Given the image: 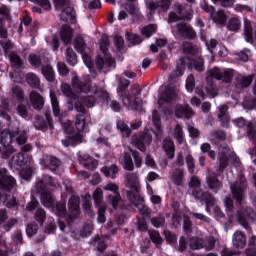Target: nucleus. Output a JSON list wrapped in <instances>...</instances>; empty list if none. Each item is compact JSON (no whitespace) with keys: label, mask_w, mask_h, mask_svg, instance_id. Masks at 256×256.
<instances>
[{"label":"nucleus","mask_w":256,"mask_h":256,"mask_svg":"<svg viewBox=\"0 0 256 256\" xmlns=\"http://www.w3.org/2000/svg\"><path fill=\"white\" fill-rule=\"evenodd\" d=\"M50 185V187H59V182L56 180H53V178L49 175H44L42 180L36 183L35 189L37 193L40 195L41 203L46 207L47 209H50L52 213H55V215H58V217H65L67 215V208L65 206V202L57 203L55 201V197H53V194L51 191L48 190L47 186Z\"/></svg>","instance_id":"obj_1"},{"label":"nucleus","mask_w":256,"mask_h":256,"mask_svg":"<svg viewBox=\"0 0 256 256\" xmlns=\"http://www.w3.org/2000/svg\"><path fill=\"white\" fill-rule=\"evenodd\" d=\"M95 98L91 95H88L87 97H82L81 101L75 102V109L78 113H81L76 116V129L77 133H71V121H67L66 123L62 124V127L65 131V133L70 134V138L74 143H81L83 140V132L87 133V128L85 125L87 123L85 122V116L84 114L87 113V109H91V107H95Z\"/></svg>","instance_id":"obj_2"},{"label":"nucleus","mask_w":256,"mask_h":256,"mask_svg":"<svg viewBox=\"0 0 256 256\" xmlns=\"http://www.w3.org/2000/svg\"><path fill=\"white\" fill-rule=\"evenodd\" d=\"M8 130H3L0 133V145L5 147L6 151L4 155L9 157V155H13L17 149L13 147V137L16 138L17 145H25L27 143V132L21 129V123L18 120L12 121Z\"/></svg>","instance_id":"obj_3"},{"label":"nucleus","mask_w":256,"mask_h":256,"mask_svg":"<svg viewBox=\"0 0 256 256\" xmlns=\"http://www.w3.org/2000/svg\"><path fill=\"white\" fill-rule=\"evenodd\" d=\"M126 183V196L129 201L137 207L140 215H147L149 213V207L144 205L143 198L139 193L141 189V183L139 182V176L136 173H127L125 175Z\"/></svg>","instance_id":"obj_4"},{"label":"nucleus","mask_w":256,"mask_h":256,"mask_svg":"<svg viewBox=\"0 0 256 256\" xmlns=\"http://www.w3.org/2000/svg\"><path fill=\"white\" fill-rule=\"evenodd\" d=\"M213 79L229 83L233 79V71L231 69L221 70L217 67L209 70L206 74L207 86L203 90H196L197 95L202 99H205V97H217V87L213 85Z\"/></svg>","instance_id":"obj_5"},{"label":"nucleus","mask_w":256,"mask_h":256,"mask_svg":"<svg viewBox=\"0 0 256 256\" xmlns=\"http://www.w3.org/2000/svg\"><path fill=\"white\" fill-rule=\"evenodd\" d=\"M72 87L74 91L78 94V96L75 93H73V90L71 89V86L69 84L62 83L61 85L62 93L66 97H68V99H70L69 103L71 105H73V101H75L76 99H78L76 101L77 103L78 101H81L83 97H89V95L93 97L95 87H91V83L89 82L84 83L83 81H81L75 73L72 77Z\"/></svg>","instance_id":"obj_6"},{"label":"nucleus","mask_w":256,"mask_h":256,"mask_svg":"<svg viewBox=\"0 0 256 256\" xmlns=\"http://www.w3.org/2000/svg\"><path fill=\"white\" fill-rule=\"evenodd\" d=\"M152 123L158 132L145 130L143 134L135 135L132 139V145L136 147V149H139V151L145 152V147L151 145V142L153 141V136L151 135H153V133L157 135V137L161 135V116L159 115V112H152Z\"/></svg>","instance_id":"obj_7"},{"label":"nucleus","mask_w":256,"mask_h":256,"mask_svg":"<svg viewBox=\"0 0 256 256\" xmlns=\"http://www.w3.org/2000/svg\"><path fill=\"white\" fill-rule=\"evenodd\" d=\"M183 51L186 56L180 58V63L182 67H194L196 71L200 73L205 71V62L201 57V53L199 52V47L194 46L191 43L184 45Z\"/></svg>","instance_id":"obj_8"},{"label":"nucleus","mask_w":256,"mask_h":256,"mask_svg":"<svg viewBox=\"0 0 256 256\" xmlns=\"http://www.w3.org/2000/svg\"><path fill=\"white\" fill-rule=\"evenodd\" d=\"M218 159L220 171H223V169L229 165V161H231L235 167H241V160H239L235 152H231L227 145L219 147Z\"/></svg>","instance_id":"obj_9"},{"label":"nucleus","mask_w":256,"mask_h":256,"mask_svg":"<svg viewBox=\"0 0 256 256\" xmlns=\"http://www.w3.org/2000/svg\"><path fill=\"white\" fill-rule=\"evenodd\" d=\"M100 50L102 53H104V56L106 57V60L101 58V56H98L96 58V67L97 69L101 70L103 69V66H107L111 69V67H115V60L111 58V55L109 54V37L103 36L100 40Z\"/></svg>","instance_id":"obj_10"},{"label":"nucleus","mask_w":256,"mask_h":256,"mask_svg":"<svg viewBox=\"0 0 256 256\" xmlns=\"http://www.w3.org/2000/svg\"><path fill=\"white\" fill-rule=\"evenodd\" d=\"M92 95L96 101L95 103H99V101H101L102 103H106L107 105H109L110 103V107L113 111H115L116 113H119V111H121V104H119V102L115 100L111 101L109 93H107V91H105L104 89H99L97 88V86H94V92L92 93Z\"/></svg>","instance_id":"obj_11"},{"label":"nucleus","mask_w":256,"mask_h":256,"mask_svg":"<svg viewBox=\"0 0 256 256\" xmlns=\"http://www.w3.org/2000/svg\"><path fill=\"white\" fill-rule=\"evenodd\" d=\"M54 5L58 9H63L60 19L67 23H75V9L69 6V0H54Z\"/></svg>","instance_id":"obj_12"},{"label":"nucleus","mask_w":256,"mask_h":256,"mask_svg":"<svg viewBox=\"0 0 256 256\" xmlns=\"http://www.w3.org/2000/svg\"><path fill=\"white\" fill-rule=\"evenodd\" d=\"M175 99H177V90L175 88H171L169 85H162L160 87L158 98L159 107H165V105H169Z\"/></svg>","instance_id":"obj_13"},{"label":"nucleus","mask_w":256,"mask_h":256,"mask_svg":"<svg viewBox=\"0 0 256 256\" xmlns=\"http://www.w3.org/2000/svg\"><path fill=\"white\" fill-rule=\"evenodd\" d=\"M172 33L176 37H182L183 39H195L197 32L189 24L178 23L172 24Z\"/></svg>","instance_id":"obj_14"},{"label":"nucleus","mask_w":256,"mask_h":256,"mask_svg":"<svg viewBox=\"0 0 256 256\" xmlns=\"http://www.w3.org/2000/svg\"><path fill=\"white\" fill-rule=\"evenodd\" d=\"M120 83L121 87H118L117 93L118 95H124L122 98L123 106L128 107V109H137L139 104H137V100H133L135 97L125 93V89L129 87V80H121Z\"/></svg>","instance_id":"obj_15"},{"label":"nucleus","mask_w":256,"mask_h":256,"mask_svg":"<svg viewBox=\"0 0 256 256\" xmlns=\"http://www.w3.org/2000/svg\"><path fill=\"white\" fill-rule=\"evenodd\" d=\"M104 191H110V193L107 196V201L112 205L114 209H117L119 207V204L121 203V193H119V185L109 182L107 185L104 186Z\"/></svg>","instance_id":"obj_16"},{"label":"nucleus","mask_w":256,"mask_h":256,"mask_svg":"<svg viewBox=\"0 0 256 256\" xmlns=\"http://www.w3.org/2000/svg\"><path fill=\"white\" fill-rule=\"evenodd\" d=\"M202 9L206 11V13L210 14V17L212 18L214 23H217L218 25H225L227 22V15H225V12L223 10L215 11V7L203 2L201 4Z\"/></svg>","instance_id":"obj_17"},{"label":"nucleus","mask_w":256,"mask_h":256,"mask_svg":"<svg viewBox=\"0 0 256 256\" xmlns=\"http://www.w3.org/2000/svg\"><path fill=\"white\" fill-rule=\"evenodd\" d=\"M256 213L251 208H242L236 214V219L244 229H248L249 223L255 221Z\"/></svg>","instance_id":"obj_18"},{"label":"nucleus","mask_w":256,"mask_h":256,"mask_svg":"<svg viewBox=\"0 0 256 256\" xmlns=\"http://www.w3.org/2000/svg\"><path fill=\"white\" fill-rule=\"evenodd\" d=\"M192 195L195 199H199L202 204L206 203V211L208 213L211 211L212 207H215V198L211 194L203 192V189L195 188Z\"/></svg>","instance_id":"obj_19"},{"label":"nucleus","mask_w":256,"mask_h":256,"mask_svg":"<svg viewBox=\"0 0 256 256\" xmlns=\"http://www.w3.org/2000/svg\"><path fill=\"white\" fill-rule=\"evenodd\" d=\"M79 197L72 196L68 202L69 215L66 217L68 225L73 223L74 219H77L81 215V209L79 208Z\"/></svg>","instance_id":"obj_20"},{"label":"nucleus","mask_w":256,"mask_h":256,"mask_svg":"<svg viewBox=\"0 0 256 256\" xmlns=\"http://www.w3.org/2000/svg\"><path fill=\"white\" fill-rule=\"evenodd\" d=\"M246 183H247V179H245V176H241L239 181L230 185L232 195L234 199L238 201V203H241L243 201Z\"/></svg>","instance_id":"obj_21"},{"label":"nucleus","mask_w":256,"mask_h":256,"mask_svg":"<svg viewBox=\"0 0 256 256\" xmlns=\"http://www.w3.org/2000/svg\"><path fill=\"white\" fill-rule=\"evenodd\" d=\"M17 185V181L7 174L5 168H0V191H11Z\"/></svg>","instance_id":"obj_22"},{"label":"nucleus","mask_w":256,"mask_h":256,"mask_svg":"<svg viewBox=\"0 0 256 256\" xmlns=\"http://www.w3.org/2000/svg\"><path fill=\"white\" fill-rule=\"evenodd\" d=\"M192 17L193 15L191 14V11L186 14L185 10L181 8V4H175V11L169 14L168 23L173 24L175 21H179V19H186L187 21H191Z\"/></svg>","instance_id":"obj_23"},{"label":"nucleus","mask_w":256,"mask_h":256,"mask_svg":"<svg viewBox=\"0 0 256 256\" xmlns=\"http://www.w3.org/2000/svg\"><path fill=\"white\" fill-rule=\"evenodd\" d=\"M74 47L78 53H81L86 67L91 69L93 67V61H91V57L85 53V40H83L81 37H77L74 41Z\"/></svg>","instance_id":"obj_24"},{"label":"nucleus","mask_w":256,"mask_h":256,"mask_svg":"<svg viewBox=\"0 0 256 256\" xmlns=\"http://www.w3.org/2000/svg\"><path fill=\"white\" fill-rule=\"evenodd\" d=\"M78 161L80 165H83V167L90 171H95V169H97V165H99L95 158H91V156L85 152L78 153Z\"/></svg>","instance_id":"obj_25"},{"label":"nucleus","mask_w":256,"mask_h":256,"mask_svg":"<svg viewBox=\"0 0 256 256\" xmlns=\"http://www.w3.org/2000/svg\"><path fill=\"white\" fill-rule=\"evenodd\" d=\"M41 165L50 169L52 173H57V170L61 167V160L57 157L46 155L43 157Z\"/></svg>","instance_id":"obj_26"},{"label":"nucleus","mask_w":256,"mask_h":256,"mask_svg":"<svg viewBox=\"0 0 256 256\" xmlns=\"http://www.w3.org/2000/svg\"><path fill=\"white\" fill-rule=\"evenodd\" d=\"M25 167H27V158H25L23 153H18L12 157L11 169L22 171V169H25Z\"/></svg>","instance_id":"obj_27"},{"label":"nucleus","mask_w":256,"mask_h":256,"mask_svg":"<svg viewBox=\"0 0 256 256\" xmlns=\"http://www.w3.org/2000/svg\"><path fill=\"white\" fill-rule=\"evenodd\" d=\"M145 5L149 11H156V9H159V7H161L164 11H167V9H169L171 6V0H160V3L153 0H145Z\"/></svg>","instance_id":"obj_28"},{"label":"nucleus","mask_w":256,"mask_h":256,"mask_svg":"<svg viewBox=\"0 0 256 256\" xmlns=\"http://www.w3.org/2000/svg\"><path fill=\"white\" fill-rule=\"evenodd\" d=\"M175 115L178 117V119H181L182 117H186V119H191L195 115L193 112V109L189 107V105H181L177 104L175 107Z\"/></svg>","instance_id":"obj_29"},{"label":"nucleus","mask_w":256,"mask_h":256,"mask_svg":"<svg viewBox=\"0 0 256 256\" xmlns=\"http://www.w3.org/2000/svg\"><path fill=\"white\" fill-rule=\"evenodd\" d=\"M130 152H125L120 161L122 167L126 169V171H133L135 169V164H133V149L129 148Z\"/></svg>","instance_id":"obj_30"},{"label":"nucleus","mask_w":256,"mask_h":256,"mask_svg":"<svg viewBox=\"0 0 256 256\" xmlns=\"http://www.w3.org/2000/svg\"><path fill=\"white\" fill-rule=\"evenodd\" d=\"M30 102L32 104V107H34L37 110L43 109V105H45V100L43 99V96L39 94L37 91H32L30 93Z\"/></svg>","instance_id":"obj_31"},{"label":"nucleus","mask_w":256,"mask_h":256,"mask_svg":"<svg viewBox=\"0 0 256 256\" xmlns=\"http://www.w3.org/2000/svg\"><path fill=\"white\" fill-rule=\"evenodd\" d=\"M232 243L236 249H243V247H245L247 244V237H245L243 232L236 231L233 235Z\"/></svg>","instance_id":"obj_32"},{"label":"nucleus","mask_w":256,"mask_h":256,"mask_svg":"<svg viewBox=\"0 0 256 256\" xmlns=\"http://www.w3.org/2000/svg\"><path fill=\"white\" fill-rule=\"evenodd\" d=\"M34 127L40 131H45V129H51V116L46 115L45 118L38 117L34 122Z\"/></svg>","instance_id":"obj_33"},{"label":"nucleus","mask_w":256,"mask_h":256,"mask_svg":"<svg viewBox=\"0 0 256 256\" xmlns=\"http://www.w3.org/2000/svg\"><path fill=\"white\" fill-rule=\"evenodd\" d=\"M60 38L64 45H69V43H71V39H73V29H71L69 25L62 26Z\"/></svg>","instance_id":"obj_34"},{"label":"nucleus","mask_w":256,"mask_h":256,"mask_svg":"<svg viewBox=\"0 0 256 256\" xmlns=\"http://www.w3.org/2000/svg\"><path fill=\"white\" fill-rule=\"evenodd\" d=\"M101 173H103L105 177H110V179H117L119 167H117V165L115 164L111 166H104L101 168Z\"/></svg>","instance_id":"obj_35"},{"label":"nucleus","mask_w":256,"mask_h":256,"mask_svg":"<svg viewBox=\"0 0 256 256\" xmlns=\"http://www.w3.org/2000/svg\"><path fill=\"white\" fill-rule=\"evenodd\" d=\"M252 82H253V75H249V76L238 75L236 77V87L238 89L249 87V85H251Z\"/></svg>","instance_id":"obj_36"},{"label":"nucleus","mask_w":256,"mask_h":256,"mask_svg":"<svg viewBox=\"0 0 256 256\" xmlns=\"http://www.w3.org/2000/svg\"><path fill=\"white\" fill-rule=\"evenodd\" d=\"M229 108L227 107V105H221L219 107V113H218V118L221 121L223 127H229V114H227V110Z\"/></svg>","instance_id":"obj_37"},{"label":"nucleus","mask_w":256,"mask_h":256,"mask_svg":"<svg viewBox=\"0 0 256 256\" xmlns=\"http://www.w3.org/2000/svg\"><path fill=\"white\" fill-rule=\"evenodd\" d=\"M206 183L209 189H211V191H213L214 193H218L221 190V187H223V184H221V182H219V180L215 176H209L206 179Z\"/></svg>","instance_id":"obj_38"},{"label":"nucleus","mask_w":256,"mask_h":256,"mask_svg":"<svg viewBox=\"0 0 256 256\" xmlns=\"http://www.w3.org/2000/svg\"><path fill=\"white\" fill-rule=\"evenodd\" d=\"M163 149L170 159H173L175 157V143H173V140L171 139H165L163 142Z\"/></svg>","instance_id":"obj_39"},{"label":"nucleus","mask_w":256,"mask_h":256,"mask_svg":"<svg viewBox=\"0 0 256 256\" xmlns=\"http://www.w3.org/2000/svg\"><path fill=\"white\" fill-rule=\"evenodd\" d=\"M50 100L54 117H61V108L59 107V101H57V95L53 91H50Z\"/></svg>","instance_id":"obj_40"},{"label":"nucleus","mask_w":256,"mask_h":256,"mask_svg":"<svg viewBox=\"0 0 256 256\" xmlns=\"http://www.w3.org/2000/svg\"><path fill=\"white\" fill-rule=\"evenodd\" d=\"M83 209L85 215L88 217H95V212L91 209V195L88 194L84 197Z\"/></svg>","instance_id":"obj_41"},{"label":"nucleus","mask_w":256,"mask_h":256,"mask_svg":"<svg viewBox=\"0 0 256 256\" xmlns=\"http://www.w3.org/2000/svg\"><path fill=\"white\" fill-rule=\"evenodd\" d=\"M0 203H3L6 207H17L19 205V202H17V199L15 197L7 196V195H1L0 194Z\"/></svg>","instance_id":"obj_42"},{"label":"nucleus","mask_w":256,"mask_h":256,"mask_svg":"<svg viewBox=\"0 0 256 256\" xmlns=\"http://www.w3.org/2000/svg\"><path fill=\"white\" fill-rule=\"evenodd\" d=\"M42 75H44L45 79L48 81H55V71H53V67L51 65L47 64L42 66Z\"/></svg>","instance_id":"obj_43"},{"label":"nucleus","mask_w":256,"mask_h":256,"mask_svg":"<svg viewBox=\"0 0 256 256\" xmlns=\"http://www.w3.org/2000/svg\"><path fill=\"white\" fill-rule=\"evenodd\" d=\"M26 81L34 89H39V87L41 85V80H39V77L37 75H35L34 73H28L26 75Z\"/></svg>","instance_id":"obj_44"},{"label":"nucleus","mask_w":256,"mask_h":256,"mask_svg":"<svg viewBox=\"0 0 256 256\" xmlns=\"http://www.w3.org/2000/svg\"><path fill=\"white\" fill-rule=\"evenodd\" d=\"M244 35L248 43H253V28H251V22L249 20L244 21Z\"/></svg>","instance_id":"obj_45"},{"label":"nucleus","mask_w":256,"mask_h":256,"mask_svg":"<svg viewBox=\"0 0 256 256\" xmlns=\"http://www.w3.org/2000/svg\"><path fill=\"white\" fill-rule=\"evenodd\" d=\"M11 95L21 101V99L25 97V92H23V88H21L19 84H13L11 88Z\"/></svg>","instance_id":"obj_46"},{"label":"nucleus","mask_w":256,"mask_h":256,"mask_svg":"<svg viewBox=\"0 0 256 256\" xmlns=\"http://www.w3.org/2000/svg\"><path fill=\"white\" fill-rule=\"evenodd\" d=\"M117 128L119 129L122 137H129L131 135V128H129V126L123 122L122 120H119L117 122Z\"/></svg>","instance_id":"obj_47"},{"label":"nucleus","mask_w":256,"mask_h":256,"mask_svg":"<svg viewBox=\"0 0 256 256\" xmlns=\"http://www.w3.org/2000/svg\"><path fill=\"white\" fill-rule=\"evenodd\" d=\"M173 137L178 143H183L185 141V136L183 134V127L177 124L173 130Z\"/></svg>","instance_id":"obj_48"},{"label":"nucleus","mask_w":256,"mask_h":256,"mask_svg":"<svg viewBox=\"0 0 256 256\" xmlns=\"http://www.w3.org/2000/svg\"><path fill=\"white\" fill-rule=\"evenodd\" d=\"M66 61L72 67H75V65H77V54H75V51H73V49L71 48H68L66 50Z\"/></svg>","instance_id":"obj_49"},{"label":"nucleus","mask_w":256,"mask_h":256,"mask_svg":"<svg viewBox=\"0 0 256 256\" xmlns=\"http://www.w3.org/2000/svg\"><path fill=\"white\" fill-rule=\"evenodd\" d=\"M9 60L12 63L13 67H16V69H19L23 65V60H21V57L17 55L15 52H10L9 54Z\"/></svg>","instance_id":"obj_50"},{"label":"nucleus","mask_w":256,"mask_h":256,"mask_svg":"<svg viewBox=\"0 0 256 256\" xmlns=\"http://www.w3.org/2000/svg\"><path fill=\"white\" fill-rule=\"evenodd\" d=\"M229 31H239L241 29V20L239 18H230L227 23Z\"/></svg>","instance_id":"obj_51"},{"label":"nucleus","mask_w":256,"mask_h":256,"mask_svg":"<svg viewBox=\"0 0 256 256\" xmlns=\"http://www.w3.org/2000/svg\"><path fill=\"white\" fill-rule=\"evenodd\" d=\"M127 11L134 17V19H141L143 15L141 14V11L137 7V5L131 3L126 7Z\"/></svg>","instance_id":"obj_52"},{"label":"nucleus","mask_w":256,"mask_h":256,"mask_svg":"<svg viewBox=\"0 0 256 256\" xmlns=\"http://www.w3.org/2000/svg\"><path fill=\"white\" fill-rule=\"evenodd\" d=\"M226 134L223 130H217L211 133L210 141L212 143H217V141H225Z\"/></svg>","instance_id":"obj_53"},{"label":"nucleus","mask_w":256,"mask_h":256,"mask_svg":"<svg viewBox=\"0 0 256 256\" xmlns=\"http://www.w3.org/2000/svg\"><path fill=\"white\" fill-rule=\"evenodd\" d=\"M93 200L97 207H101V205H105L103 203V190L101 188H97L93 193Z\"/></svg>","instance_id":"obj_54"},{"label":"nucleus","mask_w":256,"mask_h":256,"mask_svg":"<svg viewBox=\"0 0 256 256\" xmlns=\"http://www.w3.org/2000/svg\"><path fill=\"white\" fill-rule=\"evenodd\" d=\"M247 135L252 141H256V121L252 120L247 125Z\"/></svg>","instance_id":"obj_55"},{"label":"nucleus","mask_w":256,"mask_h":256,"mask_svg":"<svg viewBox=\"0 0 256 256\" xmlns=\"http://www.w3.org/2000/svg\"><path fill=\"white\" fill-rule=\"evenodd\" d=\"M149 237L156 247H159V245L163 243V238H161V234H159V232L155 230L149 231Z\"/></svg>","instance_id":"obj_56"},{"label":"nucleus","mask_w":256,"mask_h":256,"mask_svg":"<svg viewBox=\"0 0 256 256\" xmlns=\"http://www.w3.org/2000/svg\"><path fill=\"white\" fill-rule=\"evenodd\" d=\"M34 219L40 223V225H43L45 219H47V213L43 208H38L34 214Z\"/></svg>","instance_id":"obj_57"},{"label":"nucleus","mask_w":256,"mask_h":256,"mask_svg":"<svg viewBox=\"0 0 256 256\" xmlns=\"http://www.w3.org/2000/svg\"><path fill=\"white\" fill-rule=\"evenodd\" d=\"M156 31L157 26L154 24H150L142 29L141 34L143 35V37H146V39H149V37H151Z\"/></svg>","instance_id":"obj_58"},{"label":"nucleus","mask_w":256,"mask_h":256,"mask_svg":"<svg viewBox=\"0 0 256 256\" xmlns=\"http://www.w3.org/2000/svg\"><path fill=\"white\" fill-rule=\"evenodd\" d=\"M95 246L97 248V251H100V253H103L107 249V244L105 243V238L96 236L94 238Z\"/></svg>","instance_id":"obj_59"},{"label":"nucleus","mask_w":256,"mask_h":256,"mask_svg":"<svg viewBox=\"0 0 256 256\" xmlns=\"http://www.w3.org/2000/svg\"><path fill=\"white\" fill-rule=\"evenodd\" d=\"M189 246L194 250L203 249V239L198 237H192L189 240Z\"/></svg>","instance_id":"obj_60"},{"label":"nucleus","mask_w":256,"mask_h":256,"mask_svg":"<svg viewBox=\"0 0 256 256\" xmlns=\"http://www.w3.org/2000/svg\"><path fill=\"white\" fill-rule=\"evenodd\" d=\"M37 231H39V226L35 222H32L26 226V235H28L29 237L37 235Z\"/></svg>","instance_id":"obj_61"},{"label":"nucleus","mask_w":256,"mask_h":256,"mask_svg":"<svg viewBox=\"0 0 256 256\" xmlns=\"http://www.w3.org/2000/svg\"><path fill=\"white\" fill-rule=\"evenodd\" d=\"M126 40L131 45H139L142 41L141 37L138 36L137 34H129V33H126Z\"/></svg>","instance_id":"obj_62"},{"label":"nucleus","mask_w":256,"mask_h":256,"mask_svg":"<svg viewBox=\"0 0 256 256\" xmlns=\"http://www.w3.org/2000/svg\"><path fill=\"white\" fill-rule=\"evenodd\" d=\"M215 247V238L211 237L206 240H202V249L211 251Z\"/></svg>","instance_id":"obj_63"},{"label":"nucleus","mask_w":256,"mask_h":256,"mask_svg":"<svg viewBox=\"0 0 256 256\" xmlns=\"http://www.w3.org/2000/svg\"><path fill=\"white\" fill-rule=\"evenodd\" d=\"M173 179L176 185H181V183H183V169H176V171L173 174Z\"/></svg>","instance_id":"obj_64"}]
</instances>
